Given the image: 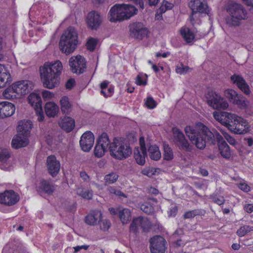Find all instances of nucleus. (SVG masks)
I'll return each mask as SVG.
<instances>
[{"label":"nucleus","instance_id":"nucleus-3","mask_svg":"<svg viewBox=\"0 0 253 253\" xmlns=\"http://www.w3.org/2000/svg\"><path fill=\"white\" fill-rule=\"evenodd\" d=\"M226 10L229 15L226 18V23L229 27H239L242 21L248 18L247 10L240 4L232 3L227 6Z\"/></svg>","mask_w":253,"mask_h":253},{"label":"nucleus","instance_id":"nucleus-8","mask_svg":"<svg viewBox=\"0 0 253 253\" xmlns=\"http://www.w3.org/2000/svg\"><path fill=\"white\" fill-rule=\"evenodd\" d=\"M130 36L135 40L141 41L147 38L149 33L148 28L141 22H134L129 24Z\"/></svg>","mask_w":253,"mask_h":253},{"label":"nucleus","instance_id":"nucleus-22","mask_svg":"<svg viewBox=\"0 0 253 253\" xmlns=\"http://www.w3.org/2000/svg\"><path fill=\"white\" fill-rule=\"evenodd\" d=\"M120 17L122 21L129 19L137 12V8L132 5L120 4Z\"/></svg>","mask_w":253,"mask_h":253},{"label":"nucleus","instance_id":"nucleus-11","mask_svg":"<svg viewBox=\"0 0 253 253\" xmlns=\"http://www.w3.org/2000/svg\"><path fill=\"white\" fill-rule=\"evenodd\" d=\"M172 132L173 142L179 147V149L191 151L192 146L190 145L183 133L179 129L175 127L172 128Z\"/></svg>","mask_w":253,"mask_h":253},{"label":"nucleus","instance_id":"nucleus-56","mask_svg":"<svg viewBox=\"0 0 253 253\" xmlns=\"http://www.w3.org/2000/svg\"><path fill=\"white\" fill-rule=\"evenodd\" d=\"M211 199L213 202L216 203L218 205H221L225 202L224 198L221 196H217L216 195L212 196L211 197Z\"/></svg>","mask_w":253,"mask_h":253},{"label":"nucleus","instance_id":"nucleus-37","mask_svg":"<svg viewBox=\"0 0 253 253\" xmlns=\"http://www.w3.org/2000/svg\"><path fill=\"white\" fill-rule=\"evenodd\" d=\"M241 109H246L250 106V102L242 95L240 94L232 103Z\"/></svg>","mask_w":253,"mask_h":253},{"label":"nucleus","instance_id":"nucleus-29","mask_svg":"<svg viewBox=\"0 0 253 253\" xmlns=\"http://www.w3.org/2000/svg\"><path fill=\"white\" fill-rule=\"evenodd\" d=\"M32 127V123L31 121H22L19 122V125L17 126L18 133L21 132L22 133V135L28 136Z\"/></svg>","mask_w":253,"mask_h":253},{"label":"nucleus","instance_id":"nucleus-32","mask_svg":"<svg viewBox=\"0 0 253 253\" xmlns=\"http://www.w3.org/2000/svg\"><path fill=\"white\" fill-rule=\"evenodd\" d=\"M37 190L41 194L45 193L50 195L53 192L54 189V186L49 181L42 180Z\"/></svg>","mask_w":253,"mask_h":253},{"label":"nucleus","instance_id":"nucleus-20","mask_svg":"<svg viewBox=\"0 0 253 253\" xmlns=\"http://www.w3.org/2000/svg\"><path fill=\"white\" fill-rule=\"evenodd\" d=\"M230 130L236 134L245 133L249 130V125L246 120L239 116Z\"/></svg>","mask_w":253,"mask_h":253},{"label":"nucleus","instance_id":"nucleus-26","mask_svg":"<svg viewBox=\"0 0 253 253\" xmlns=\"http://www.w3.org/2000/svg\"><path fill=\"white\" fill-rule=\"evenodd\" d=\"M29 143L28 136L22 135L21 132H18L14 136L12 140V147L15 149H19L26 146Z\"/></svg>","mask_w":253,"mask_h":253},{"label":"nucleus","instance_id":"nucleus-18","mask_svg":"<svg viewBox=\"0 0 253 253\" xmlns=\"http://www.w3.org/2000/svg\"><path fill=\"white\" fill-rule=\"evenodd\" d=\"M19 200V196L13 190H6L0 193V203L7 206L15 205Z\"/></svg>","mask_w":253,"mask_h":253},{"label":"nucleus","instance_id":"nucleus-7","mask_svg":"<svg viewBox=\"0 0 253 253\" xmlns=\"http://www.w3.org/2000/svg\"><path fill=\"white\" fill-rule=\"evenodd\" d=\"M208 104L213 109H225L228 107L227 102L219 94L209 90L206 95Z\"/></svg>","mask_w":253,"mask_h":253},{"label":"nucleus","instance_id":"nucleus-5","mask_svg":"<svg viewBox=\"0 0 253 253\" xmlns=\"http://www.w3.org/2000/svg\"><path fill=\"white\" fill-rule=\"evenodd\" d=\"M109 150L110 155L118 160L125 159L132 154V149L129 144L121 138H115L110 143Z\"/></svg>","mask_w":253,"mask_h":253},{"label":"nucleus","instance_id":"nucleus-54","mask_svg":"<svg viewBox=\"0 0 253 253\" xmlns=\"http://www.w3.org/2000/svg\"><path fill=\"white\" fill-rule=\"evenodd\" d=\"M222 134L224 138L228 141V142L232 145H235L236 144V141L231 136H230L228 133L222 131Z\"/></svg>","mask_w":253,"mask_h":253},{"label":"nucleus","instance_id":"nucleus-17","mask_svg":"<svg viewBox=\"0 0 253 253\" xmlns=\"http://www.w3.org/2000/svg\"><path fill=\"white\" fill-rule=\"evenodd\" d=\"M140 148L135 147L134 150V156L136 163L139 165H143L145 163L147 155L146 148L144 138L141 137L139 139Z\"/></svg>","mask_w":253,"mask_h":253},{"label":"nucleus","instance_id":"nucleus-58","mask_svg":"<svg viewBox=\"0 0 253 253\" xmlns=\"http://www.w3.org/2000/svg\"><path fill=\"white\" fill-rule=\"evenodd\" d=\"M42 95L44 100L51 99L54 96L53 93L46 90H44L42 91Z\"/></svg>","mask_w":253,"mask_h":253},{"label":"nucleus","instance_id":"nucleus-27","mask_svg":"<svg viewBox=\"0 0 253 253\" xmlns=\"http://www.w3.org/2000/svg\"><path fill=\"white\" fill-rule=\"evenodd\" d=\"M102 218V213L100 211L95 210L91 211L85 216V222L89 225H95Z\"/></svg>","mask_w":253,"mask_h":253},{"label":"nucleus","instance_id":"nucleus-12","mask_svg":"<svg viewBox=\"0 0 253 253\" xmlns=\"http://www.w3.org/2000/svg\"><path fill=\"white\" fill-rule=\"evenodd\" d=\"M29 103L35 110L38 116V120L42 122L44 119V114L42 109V101L41 97L39 94L32 93L28 96Z\"/></svg>","mask_w":253,"mask_h":253},{"label":"nucleus","instance_id":"nucleus-62","mask_svg":"<svg viewBox=\"0 0 253 253\" xmlns=\"http://www.w3.org/2000/svg\"><path fill=\"white\" fill-rule=\"evenodd\" d=\"M177 207L176 206H172L169 209V211H168L169 216V217H173L176 215L177 212Z\"/></svg>","mask_w":253,"mask_h":253},{"label":"nucleus","instance_id":"nucleus-13","mask_svg":"<svg viewBox=\"0 0 253 253\" xmlns=\"http://www.w3.org/2000/svg\"><path fill=\"white\" fill-rule=\"evenodd\" d=\"M151 253H165L167 249V241L161 236H155L150 240Z\"/></svg>","mask_w":253,"mask_h":253},{"label":"nucleus","instance_id":"nucleus-34","mask_svg":"<svg viewBox=\"0 0 253 253\" xmlns=\"http://www.w3.org/2000/svg\"><path fill=\"white\" fill-rule=\"evenodd\" d=\"M148 153L149 157L152 160L158 161L161 157V153L159 147L156 145L148 146Z\"/></svg>","mask_w":253,"mask_h":253},{"label":"nucleus","instance_id":"nucleus-6","mask_svg":"<svg viewBox=\"0 0 253 253\" xmlns=\"http://www.w3.org/2000/svg\"><path fill=\"white\" fill-rule=\"evenodd\" d=\"M78 43V34L73 27H69L64 33V53L69 55L73 53Z\"/></svg>","mask_w":253,"mask_h":253},{"label":"nucleus","instance_id":"nucleus-44","mask_svg":"<svg viewBox=\"0 0 253 253\" xmlns=\"http://www.w3.org/2000/svg\"><path fill=\"white\" fill-rule=\"evenodd\" d=\"M225 97L232 103L234 102L240 94H238L236 91L232 89H227L224 91Z\"/></svg>","mask_w":253,"mask_h":253},{"label":"nucleus","instance_id":"nucleus-51","mask_svg":"<svg viewBox=\"0 0 253 253\" xmlns=\"http://www.w3.org/2000/svg\"><path fill=\"white\" fill-rule=\"evenodd\" d=\"M99 222H100V227L101 229L103 231H107L110 227L111 223L108 220H100Z\"/></svg>","mask_w":253,"mask_h":253},{"label":"nucleus","instance_id":"nucleus-53","mask_svg":"<svg viewBox=\"0 0 253 253\" xmlns=\"http://www.w3.org/2000/svg\"><path fill=\"white\" fill-rule=\"evenodd\" d=\"M66 211L69 212L72 214L74 213L76 211V206L74 202L69 204H66Z\"/></svg>","mask_w":253,"mask_h":253},{"label":"nucleus","instance_id":"nucleus-10","mask_svg":"<svg viewBox=\"0 0 253 253\" xmlns=\"http://www.w3.org/2000/svg\"><path fill=\"white\" fill-rule=\"evenodd\" d=\"M213 115L216 120L226 126L229 129H230L231 126L234 124L239 117L234 114L227 112H214Z\"/></svg>","mask_w":253,"mask_h":253},{"label":"nucleus","instance_id":"nucleus-50","mask_svg":"<svg viewBox=\"0 0 253 253\" xmlns=\"http://www.w3.org/2000/svg\"><path fill=\"white\" fill-rule=\"evenodd\" d=\"M109 193L111 194H114L119 197H126L125 194H124L120 190L116 189L114 187H110L108 189Z\"/></svg>","mask_w":253,"mask_h":253},{"label":"nucleus","instance_id":"nucleus-43","mask_svg":"<svg viewBox=\"0 0 253 253\" xmlns=\"http://www.w3.org/2000/svg\"><path fill=\"white\" fill-rule=\"evenodd\" d=\"M205 211L200 209H196L192 211H189L185 212L183 215L184 218H191L194 217L196 215H203L205 214Z\"/></svg>","mask_w":253,"mask_h":253},{"label":"nucleus","instance_id":"nucleus-48","mask_svg":"<svg viewBox=\"0 0 253 253\" xmlns=\"http://www.w3.org/2000/svg\"><path fill=\"white\" fill-rule=\"evenodd\" d=\"M140 209L143 212L150 214L154 211V208L152 205L149 203H145L140 206Z\"/></svg>","mask_w":253,"mask_h":253},{"label":"nucleus","instance_id":"nucleus-40","mask_svg":"<svg viewBox=\"0 0 253 253\" xmlns=\"http://www.w3.org/2000/svg\"><path fill=\"white\" fill-rule=\"evenodd\" d=\"M77 194L84 199L90 200L92 198L93 192L91 190L84 189L83 187L77 189Z\"/></svg>","mask_w":253,"mask_h":253},{"label":"nucleus","instance_id":"nucleus-61","mask_svg":"<svg viewBox=\"0 0 253 253\" xmlns=\"http://www.w3.org/2000/svg\"><path fill=\"white\" fill-rule=\"evenodd\" d=\"M184 235V231L182 228L177 229L172 235V237L174 239H178L181 236Z\"/></svg>","mask_w":253,"mask_h":253},{"label":"nucleus","instance_id":"nucleus-31","mask_svg":"<svg viewBox=\"0 0 253 253\" xmlns=\"http://www.w3.org/2000/svg\"><path fill=\"white\" fill-rule=\"evenodd\" d=\"M195 32H192L189 28L182 27L180 30V34L184 40L187 43H191L195 38Z\"/></svg>","mask_w":253,"mask_h":253},{"label":"nucleus","instance_id":"nucleus-35","mask_svg":"<svg viewBox=\"0 0 253 253\" xmlns=\"http://www.w3.org/2000/svg\"><path fill=\"white\" fill-rule=\"evenodd\" d=\"M119 217L123 224L128 223L131 218L130 210L126 208H121L119 211Z\"/></svg>","mask_w":253,"mask_h":253},{"label":"nucleus","instance_id":"nucleus-1","mask_svg":"<svg viewBox=\"0 0 253 253\" xmlns=\"http://www.w3.org/2000/svg\"><path fill=\"white\" fill-rule=\"evenodd\" d=\"M184 131L191 143L199 149L205 148L207 142L214 144L215 139L218 144L225 142L217 131L214 129L210 130L202 123H198L195 126H186Z\"/></svg>","mask_w":253,"mask_h":253},{"label":"nucleus","instance_id":"nucleus-55","mask_svg":"<svg viewBox=\"0 0 253 253\" xmlns=\"http://www.w3.org/2000/svg\"><path fill=\"white\" fill-rule=\"evenodd\" d=\"M72 104L69 101V98L67 96H64V114L67 111V113L72 111Z\"/></svg>","mask_w":253,"mask_h":253},{"label":"nucleus","instance_id":"nucleus-14","mask_svg":"<svg viewBox=\"0 0 253 253\" xmlns=\"http://www.w3.org/2000/svg\"><path fill=\"white\" fill-rule=\"evenodd\" d=\"M110 141L106 133H103L99 137L97 143L95 147L94 153L96 157H102L107 151Z\"/></svg>","mask_w":253,"mask_h":253},{"label":"nucleus","instance_id":"nucleus-28","mask_svg":"<svg viewBox=\"0 0 253 253\" xmlns=\"http://www.w3.org/2000/svg\"><path fill=\"white\" fill-rule=\"evenodd\" d=\"M12 78L9 72L4 66L0 64V88L10 84Z\"/></svg>","mask_w":253,"mask_h":253},{"label":"nucleus","instance_id":"nucleus-46","mask_svg":"<svg viewBox=\"0 0 253 253\" xmlns=\"http://www.w3.org/2000/svg\"><path fill=\"white\" fill-rule=\"evenodd\" d=\"M118 175L115 172H111L107 174L104 177L105 182L108 184H112L115 182L118 179Z\"/></svg>","mask_w":253,"mask_h":253},{"label":"nucleus","instance_id":"nucleus-47","mask_svg":"<svg viewBox=\"0 0 253 253\" xmlns=\"http://www.w3.org/2000/svg\"><path fill=\"white\" fill-rule=\"evenodd\" d=\"M97 42V39L91 37L89 38L86 43L87 49L90 51H93L96 47Z\"/></svg>","mask_w":253,"mask_h":253},{"label":"nucleus","instance_id":"nucleus-4","mask_svg":"<svg viewBox=\"0 0 253 253\" xmlns=\"http://www.w3.org/2000/svg\"><path fill=\"white\" fill-rule=\"evenodd\" d=\"M34 87L33 83L30 81L23 80L13 84L3 92V95L7 99H14L17 95H24L30 92Z\"/></svg>","mask_w":253,"mask_h":253},{"label":"nucleus","instance_id":"nucleus-21","mask_svg":"<svg viewBox=\"0 0 253 253\" xmlns=\"http://www.w3.org/2000/svg\"><path fill=\"white\" fill-rule=\"evenodd\" d=\"M230 79L232 83L236 85L246 95L250 94V87L241 75L234 74L231 76Z\"/></svg>","mask_w":253,"mask_h":253},{"label":"nucleus","instance_id":"nucleus-24","mask_svg":"<svg viewBox=\"0 0 253 253\" xmlns=\"http://www.w3.org/2000/svg\"><path fill=\"white\" fill-rule=\"evenodd\" d=\"M102 19L99 13L95 11L90 12L87 17V23L88 27L92 29L96 30L100 25Z\"/></svg>","mask_w":253,"mask_h":253},{"label":"nucleus","instance_id":"nucleus-19","mask_svg":"<svg viewBox=\"0 0 253 253\" xmlns=\"http://www.w3.org/2000/svg\"><path fill=\"white\" fill-rule=\"evenodd\" d=\"M94 141V135L91 132L88 131L84 132L80 141L82 149L85 152L89 151L93 145Z\"/></svg>","mask_w":253,"mask_h":253},{"label":"nucleus","instance_id":"nucleus-42","mask_svg":"<svg viewBox=\"0 0 253 253\" xmlns=\"http://www.w3.org/2000/svg\"><path fill=\"white\" fill-rule=\"evenodd\" d=\"M108 84L109 82L105 81L101 83L100 85L101 89V93L105 97L111 96L113 92V89L111 87H109L107 89V92L105 91V90L108 87Z\"/></svg>","mask_w":253,"mask_h":253},{"label":"nucleus","instance_id":"nucleus-25","mask_svg":"<svg viewBox=\"0 0 253 253\" xmlns=\"http://www.w3.org/2000/svg\"><path fill=\"white\" fill-rule=\"evenodd\" d=\"M15 111V107L12 103L7 101L0 102V118L10 117Z\"/></svg>","mask_w":253,"mask_h":253},{"label":"nucleus","instance_id":"nucleus-38","mask_svg":"<svg viewBox=\"0 0 253 253\" xmlns=\"http://www.w3.org/2000/svg\"><path fill=\"white\" fill-rule=\"evenodd\" d=\"M75 127V121L70 117L64 116V131L66 132H71Z\"/></svg>","mask_w":253,"mask_h":253},{"label":"nucleus","instance_id":"nucleus-52","mask_svg":"<svg viewBox=\"0 0 253 253\" xmlns=\"http://www.w3.org/2000/svg\"><path fill=\"white\" fill-rule=\"evenodd\" d=\"M146 106L149 109H153L156 106V102L152 97H147L145 103Z\"/></svg>","mask_w":253,"mask_h":253},{"label":"nucleus","instance_id":"nucleus-9","mask_svg":"<svg viewBox=\"0 0 253 253\" xmlns=\"http://www.w3.org/2000/svg\"><path fill=\"white\" fill-rule=\"evenodd\" d=\"M69 63L71 71L74 74L81 75L85 71L86 68L85 59L81 55L71 57Z\"/></svg>","mask_w":253,"mask_h":253},{"label":"nucleus","instance_id":"nucleus-57","mask_svg":"<svg viewBox=\"0 0 253 253\" xmlns=\"http://www.w3.org/2000/svg\"><path fill=\"white\" fill-rule=\"evenodd\" d=\"M76 82L74 78L69 79L65 84V87L67 89L71 90L76 85Z\"/></svg>","mask_w":253,"mask_h":253},{"label":"nucleus","instance_id":"nucleus-30","mask_svg":"<svg viewBox=\"0 0 253 253\" xmlns=\"http://www.w3.org/2000/svg\"><path fill=\"white\" fill-rule=\"evenodd\" d=\"M46 115L49 118L55 117L59 111V107L53 102H47L44 106Z\"/></svg>","mask_w":253,"mask_h":253},{"label":"nucleus","instance_id":"nucleus-16","mask_svg":"<svg viewBox=\"0 0 253 253\" xmlns=\"http://www.w3.org/2000/svg\"><path fill=\"white\" fill-rule=\"evenodd\" d=\"M151 226L150 221L145 217L139 216L133 219L130 225V230L136 233L139 228L144 232H148Z\"/></svg>","mask_w":253,"mask_h":253},{"label":"nucleus","instance_id":"nucleus-23","mask_svg":"<svg viewBox=\"0 0 253 253\" xmlns=\"http://www.w3.org/2000/svg\"><path fill=\"white\" fill-rule=\"evenodd\" d=\"M46 166L49 173L52 176H55L60 169V164L54 156L51 155L47 158Z\"/></svg>","mask_w":253,"mask_h":253},{"label":"nucleus","instance_id":"nucleus-49","mask_svg":"<svg viewBox=\"0 0 253 253\" xmlns=\"http://www.w3.org/2000/svg\"><path fill=\"white\" fill-rule=\"evenodd\" d=\"M190 70V69L188 66L180 64L176 67V72L178 74H184L188 72Z\"/></svg>","mask_w":253,"mask_h":253},{"label":"nucleus","instance_id":"nucleus-41","mask_svg":"<svg viewBox=\"0 0 253 253\" xmlns=\"http://www.w3.org/2000/svg\"><path fill=\"white\" fill-rule=\"evenodd\" d=\"M164 148V159L166 161H170L173 158V153L171 148L168 144L164 143L163 144Z\"/></svg>","mask_w":253,"mask_h":253},{"label":"nucleus","instance_id":"nucleus-39","mask_svg":"<svg viewBox=\"0 0 253 253\" xmlns=\"http://www.w3.org/2000/svg\"><path fill=\"white\" fill-rule=\"evenodd\" d=\"M218 148L221 156L225 158H229L231 156L229 146L226 142H222L218 144Z\"/></svg>","mask_w":253,"mask_h":253},{"label":"nucleus","instance_id":"nucleus-60","mask_svg":"<svg viewBox=\"0 0 253 253\" xmlns=\"http://www.w3.org/2000/svg\"><path fill=\"white\" fill-rule=\"evenodd\" d=\"M142 74H140L137 76L136 78V83L137 85H145L147 84V80H142L143 77L142 76Z\"/></svg>","mask_w":253,"mask_h":253},{"label":"nucleus","instance_id":"nucleus-33","mask_svg":"<svg viewBox=\"0 0 253 253\" xmlns=\"http://www.w3.org/2000/svg\"><path fill=\"white\" fill-rule=\"evenodd\" d=\"M120 4H116L111 7L110 10L108 18L111 22H115L118 21H122V19L120 17Z\"/></svg>","mask_w":253,"mask_h":253},{"label":"nucleus","instance_id":"nucleus-63","mask_svg":"<svg viewBox=\"0 0 253 253\" xmlns=\"http://www.w3.org/2000/svg\"><path fill=\"white\" fill-rule=\"evenodd\" d=\"M89 248L88 245H82V246H78L73 248L74 249V253H77L78 252L80 251L81 250L84 249V250H87Z\"/></svg>","mask_w":253,"mask_h":253},{"label":"nucleus","instance_id":"nucleus-15","mask_svg":"<svg viewBox=\"0 0 253 253\" xmlns=\"http://www.w3.org/2000/svg\"><path fill=\"white\" fill-rule=\"evenodd\" d=\"M189 6L192 11L190 20L191 24L194 26V14L198 12L208 13V7L205 0H192L189 3Z\"/></svg>","mask_w":253,"mask_h":253},{"label":"nucleus","instance_id":"nucleus-2","mask_svg":"<svg viewBox=\"0 0 253 253\" xmlns=\"http://www.w3.org/2000/svg\"><path fill=\"white\" fill-rule=\"evenodd\" d=\"M62 69L63 65L59 60L45 62L41 66L39 72L43 87L52 89L58 86Z\"/></svg>","mask_w":253,"mask_h":253},{"label":"nucleus","instance_id":"nucleus-36","mask_svg":"<svg viewBox=\"0 0 253 253\" xmlns=\"http://www.w3.org/2000/svg\"><path fill=\"white\" fill-rule=\"evenodd\" d=\"M173 6L172 3L169 2V1L163 0L162 2L161 6L158 9L157 13L156 14V18L159 19L162 17V14L165 12L167 10L171 9Z\"/></svg>","mask_w":253,"mask_h":253},{"label":"nucleus","instance_id":"nucleus-45","mask_svg":"<svg viewBox=\"0 0 253 253\" xmlns=\"http://www.w3.org/2000/svg\"><path fill=\"white\" fill-rule=\"evenodd\" d=\"M251 231H253V227L249 225H244L241 226L237 231L236 233L239 237H243Z\"/></svg>","mask_w":253,"mask_h":253},{"label":"nucleus","instance_id":"nucleus-64","mask_svg":"<svg viewBox=\"0 0 253 253\" xmlns=\"http://www.w3.org/2000/svg\"><path fill=\"white\" fill-rule=\"evenodd\" d=\"M121 208H121V207H119L116 209L114 208H110L109 209V211L112 215H115L118 214V215H119V211L121 210Z\"/></svg>","mask_w":253,"mask_h":253},{"label":"nucleus","instance_id":"nucleus-59","mask_svg":"<svg viewBox=\"0 0 253 253\" xmlns=\"http://www.w3.org/2000/svg\"><path fill=\"white\" fill-rule=\"evenodd\" d=\"M10 158V155L8 152L0 153V162L2 164L5 163Z\"/></svg>","mask_w":253,"mask_h":253}]
</instances>
